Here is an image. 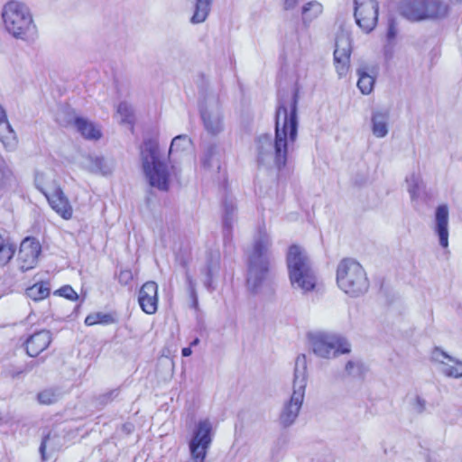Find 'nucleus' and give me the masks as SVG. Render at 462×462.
Returning <instances> with one entry per match:
<instances>
[{
  "label": "nucleus",
  "mask_w": 462,
  "mask_h": 462,
  "mask_svg": "<svg viewBox=\"0 0 462 462\" xmlns=\"http://www.w3.org/2000/svg\"><path fill=\"white\" fill-rule=\"evenodd\" d=\"M213 439V429L209 420H199L189 443L193 462H204Z\"/></svg>",
  "instance_id": "nucleus-10"
},
{
  "label": "nucleus",
  "mask_w": 462,
  "mask_h": 462,
  "mask_svg": "<svg viewBox=\"0 0 462 462\" xmlns=\"http://www.w3.org/2000/svg\"><path fill=\"white\" fill-rule=\"evenodd\" d=\"M408 192L412 200L416 199L423 188V183L420 174L411 173L406 178Z\"/></svg>",
  "instance_id": "nucleus-32"
},
{
  "label": "nucleus",
  "mask_w": 462,
  "mask_h": 462,
  "mask_svg": "<svg viewBox=\"0 0 462 462\" xmlns=\"http://www.w3.org/2000/svg\"><path fill=\"white\" fill-rule=\"evenodd\" d=\"M185 279H186V283L188 286V291H189V296L192 300L193 307L197 308L199 301H198V295H197V291H196V282L188 270H186V272H185Z\"/></svg>",
  "instance_id": "nucleus-39"
},
{
  "label": "nucleus",
  "mask_w": 462,
  "mask_h": 462,
  "mask_svg": "<svg viewBox=\"0 0 462 462\" xmlns=\"http://www.w3.org/2000/svg\"><path fill=\"white\" fill-rule=\"evenodd\" d=\"M199 339L198 337H196L191 343H190V346H195L197 345H199Z\"/></svg>",
  "instance_id": "nucleus-52"
},
{
  "label": "nucleus",
  "mask_w": 462,
  "mask_h": 462,
  "mask_svg": "<svg viewBox=\"0 0 462 462\" xmlns=\"http://www.w3.org/2000/svg\"><path fill=\"white\" fill-rule=\"evenodd\" d=\"M15 246L12 244L3 242L0 245V266H5L13 258Z\"/></svg>",
  "instance_id": "nucleus-36"
},
{
  "label": "nucleus",
  "mask_w": 462,
  "mask_h": 462,
  "mask_svg": "<svg viewBox=\"0 0 462 462\" xmlns=\"http://www.w3.org/2000/svg\"><path fill=\"white\" fill-rule=\"evenodd\" d=\"M6 116V114H5V109L2 107V106L0 105V120L1 119H5V117Z\"/></svg>",
  "instance_id": "nucleus-51"
},
{
  "label": "nucleus",
  "mask_w": 462,
  "mask_h": 462,
  "mask_svg": "<svg viewBox=\"0 0 462 462\" xmlns=\"http://www.w3.org/2000/svg\"><path fill=\"white\" fill-rule=\"evenodd\" d=\"M192 147V141L187 134H180L175 136L171 143L168 160H171V156L175 152H184L189 151Z\"/></svg>",
  "instance_id": "nucleus-28"
},
{
  "label": "nucleus",
  "mask_w": 462,
  "mask_h": 462,
  "mask_svg": "<svg viewBox=\"0 0 462 462\" xmlns=\"http://www.w3.org/2000/svg\"><path fill=\"white\" fill-rule=\"evenodd\" d=\"M194 5L193 15L190 18L192 23H201L208 18L213 0H187Z\"/></svg>",
  "instance_id": "nucleus-24"
},
{
  "label": "nucleus",
  "mask_w": 462,
  "mask_h": 462,
  "mask_svg": "<svg viewBox=\"0 0 462 462\" xmlns=\"http://www.w3.org/2000/svg\"><path fill=\"white\" fill-rule=\"evenodd\" d=\"M41 253V245L33 238H25L20 245L18 253V264L22 272H26L35 267Z\"/></svg>",
  "instance_id": "nucleus-14"
},
{
  "label": "nucleus",
  "mask_w": 462,
  "mask_h": 462,
  "mask_svg": "<svg viewBox=\"0 0 462 462\" xmlns=\"http://www.w3.org/2000/svg\"><path fill=\"white\" fill-rule=\"evenodd\" d=\"M345 370L351 376H359L363 373V365L359 361H348Z\"/></svg>",
  "instance_id": "nucleus-40"
},
{
  "label": "nucleus",
  "mask_w": 462,
  "mask_h": 462,
  "mask_svg": "<svg viewBox=\"0 0 462 462\" xmlns=\"http://www.w3.org/2000/svg\"><path fill=\"white\" fill-rule=\"evenodd\" d=\"M431 360L438 365L439 371L447 377L462 379V362L436 347Z\"/></svg>",
  "instance_id": "nucleus-13"
},
{
  "label": "nucleus",
  "mask_w": 462,
  "mask_h": 462,
  "mask_svg": "<svg viewBox=\"0 0 462 462\" xmlns=\"http://www.w3.org/2000/svg\"><path fill=\"white\" fill-rule=\"evenodd\" d=\"M272 239L269 234L260 229L254 238L253 249L248 256L247 286L257 293L270 282V260Z\"/></svg>",
  "instance_id": "nucleus-3"
},
{
  "label": "nucleus",
  "mask_w": 462,
  "mask_h": 462,
  "mask_svg": "<svg viewBox=\"0 0 462 462\" xmlns=\"http://www.w3.org/2000/svg\"><path fill=\"white\" fill-rule=\"evenodd\" d=\"M0 141L5 147L9 148H13L16 143L15 133L6 116L0 120Z\"/></svg>",
  "instance_id": "nucleus-30"
},
{
  "label": "nucleus",
  "mask_w": 462,
  "mask_h": 462,
  "mask_svg": "<svg viewBox=\"0 0 462 462\" xmlns=\"http://www.w3.org/2000/svg\"><path fill=\"white\" fill-rule=\"evenodd\" d=\"M424 0H407L400 7L401 14L411 21L425 19Z\"/></svg>",
  "instance_id": "nucleus-21"
},
{
  "label": "nucleus",
  "mask_w": 462,
  "mask_h": 462,
  "mask_svg": "<svg viewBox=\"0 0 462 462\" xmlns=\"http://www.w3.org/2000/svg\"><path fill=\"white\" fill-rule=\"evenodd\" d=\"M47 200L55 212H57L64 219H69L72 217V207L69 199L61 190L60 187L54 190L47 198Z\"/></svg>",
  "instance_id": "nucleus-18"
},
{
  "label": "nucleus",
  "mask_w": 462,
  "mask_h": 462,
  "mask_svg": "<svg viewBox=\"0 0 462 462\" xmlns=\"http://www.w3.org/2000/svg\"><path fill=\"white\" fill-rule=\"evenodd\" d=\"M133 425L132 424H125L123 426V429L127 432L130 433L133 430Z\"/></svg>",
  "instance_id": "nucleus-50"
},
{
  "label": "nucleus",
  "mask_w": 462,
  "mask_h": 462,
  "mask_svg": "<svg viewBox=\"0 0 462 462\" xmlns=\"http://www.w3.org/2000/svg\"><path fill=\"white\" fill-rule=\"evenodd\" d=\"M34 183L37 189H39L45 198L51 195L54 190H57L60 187L51 172L37 171L35 173Z\"/></svg>",
  "instance_id": "nucleus-23"
},
{
  "label": "nucleus",
  "mask_w": 462,
  "mask_h": 462,
  "mask_svg": "<svg viewBox=\"0 0 462 462\" xmlns=\"http://www.w3.org/2000/svg\"><path fill=\"white\" fill-rule=\"evenodd\" d=\"M299 0H283V5L286 10L293 9Z\"/></svg>",
  "instance_id": "nucleus-48"
},
{
  "label": "nucleus",
  "mask_w": 462,
  "mask_h": 462,
  "mask_svg": "<svg viewBox=\"0 0 462 462\" xmlns=\"http://www.w3.org/2000/svg\"><path fill=\"white\" fill-rule=\"evenodd\" d=\"M295 38L299 43V47L301 48L303 43L306 44L307 41L310 38L309 32L307 30L303 32H295L293 34L291 35V39L293 40Z\"/></svg>",
  "instance_id": "nucleus-42"
},
{
  "label": "nucleus",
  "mask_w": 462,
  "mask_h": 462,
  "mask_svg": "<svg viewBox=\"0 0 462 462\" xmlns=\"http://www.w3.org/2000/svg\"><path fill=\"white\" fill-rule=\"evenodd\" d=\"M351 51L350 33L341 29L337 34L334 51V63L340 78L346 76L348 71Z\"/></svg>",
  "instance_id": "nucleus-12"
},
{
  "label": "nucleus",
  "mask_w": 462,
  "mask_h": 462,
  "mask_svg": "<svg viewBox=\"0 0 462 462\" xmlns=\"http://www.w3.org/2000/svg\"><path fill=\"white\" fill-rule=\"evenodd\" d=\"M337 283L340 290L351 297L367 291L369 282L362 265L352 258L341 260L337 269Z\"/></svg>",
  "instance_id": "nucleus-8"
},
{
  "label": "nucleus",
  "mask_w": 462,
  "mask_h": 462,
  "mask_svg": "<svg viewBox=\"0 0 462 462\" xmlns=\"http://www.w3.org/2000/svg\"><path fill=\"white\" fill-rule=\"evenodd\" d=\"M390 112L388 109H377L372 112V133L377 138H383L389 133Z\"/></svg>",
  "instance_id": "nucleus-19"
},
{
  "label": "nucleus",
  "mask_w": 462,
  "mask_h": 462,
  "mask_svg": "<svg viewBox=\"0 0 462 462\" xmlns=\"http://www.w3.org/2000/svg\"><path fill=\"white\" fill-rule=\"evenodd\" d=\"M298 92L287 102H280L275 116V136L262 134L256 140L257 161L278 170L283 168L298 137Z\"/></svg>",
  "instance_id": "nucleus-1"
},
{
  "label": "nucleus",
  "mask_w": 462,
  "mask_h": 462,
  "mask_svg": "<svg viewBox=\"0 0 462 462\" xmlns=\"http://www.w3.org/2000/svg\"><path fill=\"white\" fill-rule=\"evenodd\" d=\"M425 19L442 18L448 14V5L440 0H424Z\"/></svg>",
  "instance_id": "nucleus-25"
},
{
  "label": "nucleus",
  "mask_w": 462,
  "mask_h": 462,
  "mask_svg": "<svg viewBox=\"0 0 462 462\" xmlns=\"http://www.w3.org/2000/svg\"><path fill=\"white\" fill-rule=\"evenodd\" d=\"M75 125L78 131L87 139L97 140L101 137L100 130L90 121L77 117Z\"/></svg>",
  "instance_id": "nucleus-26"
},
{
  "label": "nucleus",
  "mask_w": 462,
  "mask_h": 462,
  "mask_svg": "<svg viewBox=\"0 0 462 462\" xmlns=\"http://www.w3.org/2000/svg\"><path fill=\"white\" fill-rule=\"evenodd\" d=\"M223 157L222 149L216 143L208 145L201 157V164L208 170H219Z\"/></svg>",
  "instance_id": "nucleus-22"
},
{
  "label": "nucleus",
  "mask_w": 462,
  "mask_h": 462,
  "mask_svg": "<svg viewBox=\"0 0 462 462\" xmlns=\"http://www.w3.org/2000/svg\"><path fill=\"white\" fill-rule=\"evenodd\" d=\"M2 17L5 28L13 37L29 42L37 36V27L32 13L24 4L8 2L3 8Z\"/></svg>",
  "instance_id": "nucleus-5"
},
{
  "label": "nucleus",
  "mask_w": 462,
  "mask_h": 462,
  "mask_svg": "<svg viewBox=\"0 0 462 462\" xmlns=\"http://www.w3.org/2000/svg\"><path fill=\"white\" fill-rule=\"evenodd\" d=\"M133 280V273L130 270H122L118 274V282L122 285H128Z\"/></svg>",
  "instance_id": "nucleus-43"
},
{
  "label": "nucleus",
  "mask_w": 462,
  "mask_h": 462,
  "mask_svg": "<svg viewBox=\"0 0 462 462\" xmlns=\"http://www.w3.org/2000/svg\"><path fill=\"white\" fill-rule=\"evenodd\" d=\"M50 441H51V435L49 434L46 437H44V439H42V444L40 446L39 450H40V453L42 455V460H46L47 459L46 452L45 451H46L47 444Z\"/></svg>",
  "instance_id": "nucleus-45"
},
{
  "label": "nucleus",
  "mask_w": 462,
  "mask_h": 462,
  "mask_svg": "<svg viewBox=\"0 0 462 462\" xmlns=\"http://www.w3.org/2000/svg\"><path fill=\"white\" fill-rule=\"evenodd\" d=\"M356 24L365 32H372L378 21V3L376 0H354Z\"/></svg>",
  "instance_id": "nucleus-11"
},
{
  "label": "nucleus",
  "mask_w": 462,
  "mask_h": 462,
  "mask_svg": "<svg viewBox=\"0 0 462 462\" xmlns=\"http://www.w3.org/2000/svg\"><path fill=\"white\" fill-rule=\"evenodd\" d=\"M236 206L232 200L224 202L223 226L225 231L229 232L235 220Z\"/></svg>",
  "instance_id": "nucleus-33"
},
{
  "label": "nucleus",
  "mask_w": 462,
  "mask_h": 462,
  "mask_svg": "<svg viewBox=\"0 0 462 462\" xmlns=\"http://www.w3.org/2000/svg\"><path fill=\"white\" fill-rule=\"evenodd\" d=\"M308 381L307 359L299 355L295 360L292 393L282 408L279 422L283 428L291 426L297 420L302 407Z\"/></svg>",
  "instance_id": "nucleus-4"
},
{
  "label": "nucleus",
  "mask_w": 462,
  "mask_h": 462,
  "mask_svg": "<svg viewBox=\"0 0 462 462\" xmlns=\"http://www.w3.org/2000/svg\"><path fill=\"white\" fill-rule=\"evenodd\" d=\"M358 75L357 88L364 95H368L373 91L375 79L374 76L368 73V69L365 67H360L356 70Z\"/></svg>",
  "instance_id": "nucleus-27"
},
{
  "label": "nucleus",
  "mask_w": 462,
  "mask_h": 462,
  "mask_svg": "<svg viewBox=\"0 0 462 462\" xmlns=\"http://www.w3.org/2000/svg\"><path fill=\"white\" fill-rule=\"evenodd\" d=\"M51 334L49 330H40L30 336L24 345L28 356L34 357L43 352L51 342Z\"/></svg>",
  "instance_id": "nucleus-17"
},
{
  "label": "nucleus",
  "mask_w": 462,
  "mask_h": 462,
  "mask_svg": "<svg viewBox=\"0 0 462 462\" xmlns=\"http://www.w3.org/2000/svg\"><path fill=\"white\" fill-rule=\"evenodd\" d=\"M426 408V401L421 398L420 396H415L413 402H412V409L418 412L421 413L424 411Z\"/></svg>",
  "instance_id": "nucleus-44"
},
{
  "label": "nucleus",
  "mask_w": 462,
  "mask_h": 462,
  "mask_svg": "<svg viewBox=\"0 0 462 462\" xmlns=\"http://www.w3.org/2000/svg\"><path fill=\"white\" fill-rule=\"evenodd\" d=\"M140 161L143 175L152 188L168 191L172 176L178 175L173 161L169 165L166 157L161 152L156 137H145L140 145Z\"/></svg>",
  "instance_id": "nucleus-2"
},
{
  "label": "nucleus",
  "mask_w": 462,
  "mask_h": 462,
  "mask_svg": "<svg viewBox=\"0 0 462 462\" xmlns=\"http://www.w3.org/2000/svg\"><path fill=\"white\" fill-rule=\"evenodd\" d=\"M33 365H28L29 370L32 368Z\"/></svg>",
  "instance_id": "nucleus-53"
},
{
  "label": "nucleus",
  "mask_w": 462,
  "mask_h": 462,
  "mask_svg": "<svg viewBox=\"0 0 462 462\" xmlns=\"http://www.w3.org/2000/svg\"><path fill=\"white\" fill-rule=\"evenodd\" d=\"M396 28H395V25H394V23L393 22H391L389 23V27H388V32H387V38L389 41H392L395 38L396 36Z\"/></svg>",
  "instance_id": "nucleus-46"
},
{
  "label": "nucleus",
  "mask_w": 462,
  "mask_h": 462,
  "mask_svg": "<svg viewBox=\"0 0 462 462\" xmlns=\"http://www.w3.org/2000/svg\"><path fill=\"white\" fill-rule=\"evenodd\" d=\"M83 164L88 171L103 176L110 174L114 169L112 161L97 155H88L85 158Z\"/></svg>",
  "instance_id": "nucleus-20"
},
{
  "label": "nucleus",
  "mask_w": 462,
  "mask_h": 462,
  "mask_svg": "<svg viewBox=\"0 0 462 462\" xmlns=\"http://www.w3.org/2000/svg\"><path fill=\"white\" fill-rule=\"evenodd\" d=\"M117 395H118V390L117 389L112 390L102 396V398L105 399L103 402L110 401V400L114 399L115 397H116Z\"/></svg>",
  "instance_id": "nucleus-47"
},
{
  "label": "nucleus",
  "mask_w": 462,
  "mask_h": 462,
  "mask_svg": "<svg viewBox=\"0 0 462 462\" xmlns=\"http://www.w3.org/2000/svg\"><path fill=\"white\" fill-rule=\"evenodd\" d=\"M55 293H58L59 295L70 300H76L79 298L77 292L69 285L61 287Z\"/></svg>",
  "instance_id": "nucleus-41"
},
{
  "label": "nucleus",
  "mask_w": 462,
  "mask_h": 462,
  "mask_svg": "<svg viewBox=\"0 0 462 462\" xmlns=\"http://www.w3.org/2000/svg\"><path fill=\"white\" fill-rule=\"evenodd\" d=\"M51 288L48 282H36L26 289V295L34 301L44 300L50 295Z\"/></svg>",
  "instance_id": "nucleus-31"
},
{
  "label": "nucleus",
  "mask_w": 462,
  "mask_h": 462,
  "mask_svg": "<svg viewBox=\"0 0 462 462\" xmlns=\"http://www.w3.org/2000/svg\"><path fill=\"white\" fill-rule=\"evenodd\" d=\"M115 321L113 316L104 312H94L88 315L85 319L87 326H94L97 324L108 325Z\"/></svg>",
  "instance_id": "nucleus-34"
},
{
  "label": "nucleus",
  "mask_w": 462,
  "mask_h": 462,
  "mask_svg": "<svg viewBox=\"0 0 462 462\" xmlns=\"http://www.w3.org/2000/svg\"><path fill=\"white\" fill-rule=\"evenodd\" d=\"M323 11V6L318 1H310L301 9L302 22L306 27L316 19Z\"/></svg>",
  "instance_id": "nucleus-29"
},
{
  "label": "nucleus",
  "mask_w": 462,
  "mask_h": 462,
  "mask_svg": "<svg viewBox=\"0 0 462 462\" xmlns=\"http://www.w3.org/2000/svg\"><path fill=\"white\" fill-rule=\"evenodd\" d=\"M117 114L121 116L123 123H131L133 117V108L126 102H121L117 106Z\"/></svg>",
  "instance_id": "nucleus-38"
},
{
  "label": "nucleus",
  "mask_w": 462,
  "mask_h": 462,
  "mask_svg": "<svg viewBox=\"0 0 462 462\" xmlns=\"http://www.w3.org/2000/svg\"><path fill=\"white\" fill-rule=\"evenodd\" d=\"M60 397V392L55 388L44 389L37 394V400L41 404L50 405L56 402Z\"/></svg>",
  "instance_id": "nucleus-35"
},
{
  "label": "nucleus",
  "mask_w": 462,
  "mask_h": 462,
  "mask_svg": "<svg viewBox=\"0 0 462 462\" xmlns=\"http://www.w3.org/2000/svg\"><path fill=\"white\" fill-rule=\"evenodd\" d=\"M433 230L441 247L448 246V208L439 205L435 212Z\"/></svg>",
  "instance_id": "nucleus-16"
},
{
  "label": "nucleus",
  "mask_w": 462,
  "mask_h": 462,
  "mask_svg": "<svg viewBox=\"0 0 462 462\" xmlns=\"http://www.w3.org/2000/svg\"><path fill=\"white\" fill-rule=\"evenodd\" d=\"M309 338L312 352L319 358L330 359L350 352V344L334 333L315 332Z\"/></svg>",
  "instance_id": "nucleus-9"
},
{
  "label": "nucleus",
  "mask_w": 462,
  "mask_h": 462,
  "mask_svg": "<svg viewBox=\"0 0 462 462\" xmlns=\"http://www.w3.org/2000/svg\"><path fill=\"white\" fill-rule=\"evenodd\" d=\"M287 267L291 286L308 292L315 288L317 278L306 251L297 245L290 246L287 254Z\"/></svg>",
  "instance_id": "nucleus-6"
},
{
  "label": "nucleus",
  "mask_w": 462,
  "mask_h": 462,
  "mask_svg": "<svg viewBox=\"0 0 462 462\" xmlns=\"http://www.w3.org/2000/svg\"><path fill=\"white\" fill-rule=\"evenodd\" d=\"M181 354H182L183 356H189L192 354L191 348L190 347H184L181 350Z\"/></svg>",
  "instance_id": "nucleus-49"
},
{
  "label": "nucleus",
  "mask_w": 462,
  "mask_h": 462,
  "mask_svg": "<svg viewBox=\"0 0 462 462\" xmlns=\"http://www.w3.org/2000/svg\"><path fill=\"white\" fill-rule=\"evenodd\" d=\"M199 108L205 131L213 136L224 130V112L218 93L205 83L199 92Z\"/></svg>",
  "instance_id": "nucleus-7"
},
{
  "label": "nucleus",
  "mask_w": 462,
  "mask_h": 462,
  "mask_svg": "<svg viewBox=\"0 0 462 462\" xmlns=\"http://www.w3.org/2000/svg\"><path fill=\"white\" fill-rule=\"evenodd\" d=\"M217 267H218V258L216 257V259H213V257H211L208 261L207 265L203 271L207 276V280L205 281L206 287H208V288L210 287L212 277H213L215 272L217 270Z\"/></svg>",
  "instance_id": "nucleus-37"
},
{
  "label": "nucleus",
  "mask_w": 462,
  "mask_h": 462,
  "mask_svg": "<svg viewBox=\"0 0 462 462\" xmlns=\"http://www.w3.org/2000/svg\"><path fill=\"white\" fill-rule=\"evenodd\" d=\"M138 302L147 314H153L158 309V285L155 282H146L143 284L138 294Z\"/></svg>",
  "instance_id": "nucleus-15"
}]
</instances>
